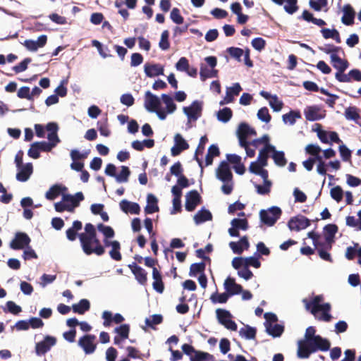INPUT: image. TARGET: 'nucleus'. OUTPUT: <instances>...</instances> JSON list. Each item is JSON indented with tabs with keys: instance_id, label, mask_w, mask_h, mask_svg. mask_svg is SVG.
Instances as JSON below:
<instances>
[{
	"instance_id": "obj_1",
	"label": "nucleus",
	"mask_w": 361,
	"mask_h": 361,
	"mask_svg": "<svg viewBox=\"0 0 361 361\" xmlns=\"http://www.w3.org/2000/svg\"><path fill=\"white\" fill-rule=\"evenodd\" d=\"M330 348V342L317 335L312 339L302 340L298 342V356L300 358H308L311 353L317 350L327 351Z\"/></svg>"
},
{
	"instance_id": "obj_2",
	"label": "nucleus",
	"mask_w": 361,
	"mask_h": 361,
	"mask_svg": "<svg viewBox=\"0 0 361 361\" xmlns=\"http://www.w3.org/2000/svg\"><path fill=\"white\" fill-rule=\"evenodd\" d=\"M78 238L82 249L87 255L95 254L101 256L104 254V247L101 244L97 236L90 237L85 235H78Z\"/></svg>"
},
{
	"instance_id": "obj_3",
	"label": "nucleus",
	"mask_w": 361,
	"mask_h": 361,
	"mask_svg": "<svg viewBox=\"0 0 361 361\" xmlns=\"http://www.w3.org/2000/svg\"><path fill=\"white\" fill-rule=\"evenodd\" d=\"M331 62L334 68L337 70L335 74V78L338 81L348 80L346 74L344 73L345 71L348 68L349 63L345 59H342L337 54H334L330 56Z\"/></svg>"
},
{
	"instance_id": "obj_4",
	"label": "nucleus",
	"mask_w": 361,
	"mask_h": 361,
	"mask_svg": "<svg viewBox=\"0 0 361 361\" xmlns=\"http://www.w3.org/2000/svg\"><path fill=\"white\" fill-rule=\"evenodd\" d=\"M322 300L323 296L319 295L314 296L311 301L304 299L302 302L305 305L306 310H310L313 315L316 316L319 311L329 312L331 310V305L329 303L320 304Z\"/></svg>"
},
{
	"instance_id": "obj_5",
	"label": "nucleus",
	"mask_w": 361,
	"mask_h": 361,
	"mask_svg": "<svg viewBox=\"0 0 361 361\" xmlns=\"http://www.w3.org/2000/svg\"><path fill=\"white\" fill-rule=\"evenodd\" d=\"M281 214L282 211L279 207L273 206L267 210L262 209L259 212V218L264 224L273 226L281 217Z\"/></svg>"
},
{
	"instance_id": "obj_6",
	"label": "nucleus",
	"mask_w": 361,
	"mask_h": 361,
	"mask_svg": "<svg viewBox=\"0 0 361 361\" xmlns=\"http://www.w3.org/2000/svg\"><path fill=\"white\" fill-rule=\"evenodd\" d=\"M216 314L219 324L223 325L227 329L231 331L237 330V324L231 319L232 314L228 310L219 308L216 310Z\"/></svg>"
},
{
	"instance_id": "obj_7",
	"label": "nucleus",
	"mask_w": 361,
	"mask_h": 361,
	"mask_svg": "<svg viewBox=\"0 0 361 361\" xmlns=\"http://www.w3.org/2000/svg\"><path fill=\"white\" fill-rule=\"evenodd\" d=\"M30 242L31 239L27 233L17 232L9 245L11 249L15 250H23L30 245Z\"/></svg>"
},
{
	"instance_id": "obj_8",
	"label": "nucleus",
	"mask_w": 361,
	"mask_h": 361,
	"mask_svg": "<svg viewBox=\"0 0 361 361\" xmlns=\"http://www.w3.org/2000/svg\"><path fill=\"white\" fill-rule=\"evenodd\" d=\"M184 114L187 116L189 121H197L202 114V102L195 100L189 106H185L183 109Z\"/></svg>"
},
{
	"instance_id": "obj_9",
	"label": "nucleus",
	"mask_w": 361,
	"mask_h": 361,
	"mask_svg": "<svg viewBox=\"0 0 361 361\" xmlns=\"http://www.w3.org/2000/svg\"><path fill=\"white\" fill-rule=\"evenodd\" d=\"M310 226V220L302 215L292 217L288 222V226L291 231H299Z\"/></svg>"
},
{
	"instance_id": "obj_10",
	"label": "nucleus",
	"mask_w": 361,
	"mask_h": 361,
	"mask_svg": "<svg viewBox=\"0 0 361 361\" xmlns=\"http://www.w3.org/2000/svg\"><path fill=\"white\" fill-rule=\"evenodd\" d=\"M202 197L196 190H192L187 192L185 195V207L188 212H192L196 207L201 204Z\"/></svg>"
},
{
	"instance_id": "obj_11",
	"label": "nucleus",
	"mask_w": 361,
	"mask_h": 361,
	"mask_svg": "<svg viewBox=\"0 0 361 361\" xmlns=\"http://www.w3.org/2000/svg\"><path fill=\"white\" fill-rule=\"evenodd\" d=\"M304 114L306 120L309 121L321 120L326 116L325 111H322L317 105L307 106L304 110Z\"/></svg>"
},
{
	"instance_id": "obj_12",
	"label": "nucleus",
	"mask_w": 361,
	"mask_h": 361,
	"mask_svg": "<svg viewBox=\"0 0 361 361\" xmlns=\"http://www.w3.org/2000/svg\"><path fill=\"white\" fill-rule=\"evenodd\" d=\"M96 336L93 334H86L78 341V345L83 349L86 354L93 353L96 349L94 343Z\"/></svg>"
},
{
	"instance_id": "obj_13",
	"label": "nucleus",
	"mask_w": 361,
	"mask_h": 361,
	"mask_svg": "<svg viewBox=\"0 0 361 361\" xmlns=\"http://www.w3.org/2000/svg\"><path fill=\"white\" fill-rule=\"evenodd\" d=\"M216 177L223 183L231 182L233 174L228 162L223 161L216 169Z\"/></svg>"
},
{
	"instance_id": "obj_14",
	"label": "nucleus",
	"mask_w": 361,
	"mask_h": 361,
	"mask_svg": "<svg viewBox=\"0 0 361 361\" xmlns=\"http://www.w3.org/2000/svg\"><path fill=\"white\" fill-rule=\"evenodd\" d=\"M56 343L55 337L46 336L43 341L37 343L35 346V351L38 355L47 353Z\"/></svg>"
},
{
	"instance_id": "obj_15",
	"label": "nucleus",
	"mask_w": 361,
	"mask_h": 361,
	"mask_svg": "<svg viewBox=\"0 0 361 361\" xmlns=\"http://www.w3.org/2000/svg\"><path fill=\"white\" fill-rule=\"evenodd\" d=\"M145 107L149 112H154L160 107L161 102L157 96L151 92H145Z\"/></svg>"
},
{
	"instance_id": "obj_16",
	"label": "nucleus",
	"mask_w": 361,
	"mask_h": 361,
	"mask_svg": "<svg viewBox=\"0 0 361 361\" xmlns=\"http://www.w3.org/2000/svg\"><path fill=\"white\" fill-rule=\"evenodd\" d=\"M129 269L134 274L135 279L142 285H145L147 281V273L141 267L137 265L135 262L128 265Z\"/></svg>"
},
{
	"instance_id": "obj_17",
	"label": "nucleus",
	"mask_w": 361,
	"mask_h": 361,
	"mask_svg": "<svg viewBox=\"0 0 361 361\" xmlns=\"http://www.w3.org/2000/svg\"><path fill=\"white\" fill-rule=\"evenodd\" d=\"M84 195L82 192H78L75 195L69 194H63L62 200L69 204V207L73 212L75 207H78L80 202L84 200Z\"/></svg>"
},
{
	"instance_id": "obj_18",
	"label": "nucleus",
	"mask_w": 361,
	"mask_h": 361,
	"mask_svg": "<svg viewBox=\"0 0 361 361\" xmlns=\"http://www.w3.org/2000/svg\"><path fill=\"white\" fill-rule=\"evenodd\" d=\"M224 286L225 290L230 296L238 295L243 291L242 286L236 283L235 279L230 276L225 280Z\"/></svg>"
},
{
	"instance_id": "obj_19",
	"label": "nucleus",
	"mask_w": 361,
	"mask_h": 361,
	"mask_svg": "<svg viewBox=\"0 0 361 361\" xmlns=\"http://www.w3.org/2000/svg\"><path fill=\"white\" fill-rule=\"evenodd\" d=\"M242 91V87L238 82H235L231 87H227L226 97L224 101L220 102L221 105L228 104L233 101L234 96H238Z\"/></svg>"
},
{
	"instance_id": "obj_20",
	"label": "nucleus",
	"mask_w": 361,
	"mask_h": 361,
	"mask_svg": "<svg viewBox=\"0 0 361 361\" xmlns=\"http://www.w3.org/2000/svg\"><path fill=\"white\" fill-rule=\"evenodd\" d=\"M229 247L235 254L240 255L244 250H247L250 243L247 236H243L238 242H230Z\"/></svg>"
},
{
	"instance_id": "obj_21",
	"label": "nucleus",
	"mask_w": 361,
	"mask_h": 361,
	"mask_svg": "<svg viewBox=\"0 0 361 361\" xmlns=\"http://www.w3.org/2000/svg\"><path fill=\"white\" fill-rule=\"evenodd\" d=\"M144 71L146 75L149 78H153L164 75V67L159 63L151 64L147 63L144 66Z\"/></svg>"
},
{
	"instance_id": "obj_22",
	"label": "nucleus",
	"mask_w": 361,
	"mask_h": 361,
	"mask_svg": "<svg viewBox=\"0 0 361 361\" xmlns=\"http://www.w3.org/2000/svg\"><path fill=\"white\" fill-rule=\"evenodd\" d=\"M104 319L103 325L106 327L110 326L112 322L121 324L124 321V317L119 313L115 314L114 316L109 311H104L102 313Z\"/></svg>"
},
{
	"instance_id": "obj_23",
	"label": "nucleus",
	"mask_w": 361,
	"mask_h": 361,
	"mask_svg": "<svg viewBox=\"0 0 361 361\" xmlns=\"http://www.w3.org/2000/svg\"><path fill=\"white\" fill-rule=\"evenodd\" d=\"M18 172L16 174V179L21 182L27 181L33 172L32 163H27L18 168Z\"/></svg>"
},
{
	"instance_id": "obj_24",
	"label": "nucleus",
	"mask_w": 361,
	"mask_h": 361,
	"mask_svg": "<svg viewBox=\"0 0 361 361\" xmlns=\"http://www.w3.org/2000/svg\"><path fill=\"white\" fill-rule=\"evenodd\" d=\"M250 126L246 123H241L237 130V135L239 144L241 147H245L247 144V137H249Z\"/></svg>"
},
{
	"instance_id": "obj_25",
	"label": "nucleus",
	"mask_w": 361,
	"mask_h": 361,
	"mask_svg": "<svg viewBox=\"0 0 361 361\" xmlns=\"http://www.w3.org/2000/svg\"><path fill=\"white\" fill-rule=\"evenodd\" d=\"M343 15L341 18L342 23L345 25H352L354 23L355 12L350 4H346L343 8Z\"/></svg>"
},
{
	"instance_id": "obj_26",
	"label": "nucleus",
	"mask_w": 361,
	"mask_h": 361,
	"mask_svg": "<svg viewBox=\"0 0 361 361\" xmlns=\"http://www.w3.org/2000/svg\"><path fill=\"white\" fill-rule=\"evenodd\" d=\"M120 208L125 213L139 214L140 212V205L136 202H132L126 200H123L120 202Z\"/></svg>"
},
{
	"instance_id": "obj_27",
	"label": "nucleus",
	"mask_w": 361,
	"mask_h": 361,
	"mask_svg": "<svg viewBox=\"0 0 361 361\" xmlns=\"http://www.w3.org/2000/svg\"><path fill=\"white\" fill-rule=\"evenodd\" d=\"M152 278L154 281L152 283L153 288L159 293H162L164 290V285L162 281V276L160 271L154 267L152 269Z\"/></svg>"
},
{
	"instance_id": "obj_28",
	"label": "nucleus",
	"mask_w": 361,
	"mask_h": 361,
	"mask_svg": "<svg viewBox=\"0 0 361 361\" xmlns=\"http://www.w3.org/2000/svg\"><path fill=\"white\" fill-rule=\"evenodd\" d=\"M67 190L66 186H63L59 184L52 185L45 194V197L49 200H54L59 195L63 194Z\"/></svg>"
},
{
	"instance_id": "obj_29",
	"label": "nucleus",
	"mask_w": 361,
	"mask_h": 361,
	"mask_svg": "<svg viewBox=\"0 0 361 361\" xmlns=\"http://www.w3.org/2000/svg\"><path fill=\"white\" fill-rule=\"evenodd\" d=\"M82 228V224L78 220H75L73 222L72 227L66 230V234L68 240L70 241H74L78 236V231H80Z\"/></svg>"
},
{
	"instance_id": "obj_30",
	"label": "nucleus",
	"mask_w": 361,
	"mask_h": 361,
	"mask_svg": "<svg viewBox=\"0 0 361 361\" xmlns=\"http://www.w3.org/2000/svg\"><path fill=\"white\" fill-rule=\"evenodd\" d=\"M195 223L198 225L207 221L212 219V214L208 210L204 208L199 210L194 216Z\"/></svg>"
},
{
	"instance_id": "obj_31",
	"label": "nucleus",
	"mask_w": 361,
	"mask_h": 361,
	"mask_svg": "<svg viewBox=\"0 0 361 361\" xmlns=\"http://www.w3.org/2000/svg\"><path fill=\"white\" fill-rule=\"evenodd\" d=\"M147 204L145 208L146 214H153L159 211V207L157 205L158 200L152 194H148L147 197Z\"/></svg>"
},
{
	"instance_id": "obj_32",
	"label": "nucleus",
	"mask_w": 361,
	"mask_h": 361,
	"mask_svg": "<svg viewBox=\"0 0 361 361\" xmlns=\"http://www.w3.org/2000/svg\"><path fill=\"white\" fill-rule=\"evenodd\" d=\"M90 309V303L87 299H81L78 303L72 305L73 312L84 314Z\"/></svg>"
},
{
	"instance_id": "obj_33",
	"label": "nucleus",
	"mask_w": 361,
	"mask_h": 361,
	"mask_svg": "<svg viewBox=\"0 0 361 361\" xmlns=\"http://www.w3.org/2000/svg\"><path fill=\"white\" fill-rule=\"evenodd\" d=\"M208 142L207 135L202 136L200 140L199 145L195 150L194 158L198 163L202 171L203 170L202 161L198 157V154H202L204 150V145Z\"/></svg>"
},
{
	"instance_id": "obj_34",
	"label": "nucleus",
	"mask_w": 361,
	"mask_h": 361,
	"mask_svg": "<svg viewBox=\"0 0 361 361\" xmlns=\"http://www.w3.org/2000/svg\"><path fill=\"white\" fill-rule=\"evenodd\" d=\"M274 149V146L271 145H265L260 151L257 157V161L261 163L262 165H267V159L269 157V153L271 152V150Z\"/></svg>"
},
{
	"instance_id": "obj_35",
	"label": "nucleus",
	"mask_w": 361,
	"mask_h": 361,
	"mask_svg": "<svg viewBox=\"0 0 361 361\" xmlns=\"http://www.w3.org/2000/svg\"><path fill=\"white\" fill-rule=\"evenodd\" d=\"M267 332L274 338L279 337L284 331V326L279 324H268L266 326Z\"/></svg>"
},
{
	"instance_id": "obj_36",
	"label": "nucleus",
	"mask_w": 361,
	"mask_h": 361,
	"mask_svg": "<svg viewBox=\"0 0 361 361\" xmlns=\"http://www.w3.org/2000/svg\"><path fill=\"white\" fill-rule=\"evenodd\" d=\"M272 159L276 165L280 167H283L287 164V160L285 157V154L283 151H278L274 147V150H271Z\"/></svg>"
},
{
	"instance_id": "obj_37",
	"label": "nucleus",
	"mask_w": 361,
	"mask_h": 361,
	"mask_svg": "<svg viewBox=\"0 0 361 361\" xmlns=\"http://www.w3.org/2000/svg\"><path fill=\"white\" fill-rule=\"evenodd\" d=\"M220 155V151L217 145H212L209 146L207 150V154L205 158V165L209 166L213 163V159L215 157H219Z\"/></svg>"
},
{
	"instance_id": "obj_38",
	"label": "nucleus",
	"mask_w": 361,
	"mask_h": 361,
	"mask_svg": "<svg viewBox=\"0 0 361 361\" xmlns=\"http://www.w3.org/2000/svg\"><path fill=\"white\" fill-rule=\"evenodd\" d=\"M257 329L249 325H245V327L241 328L239 331V335L247 340L255 339L256 337Z\"/></svg>"
},
{
	"instance_id": "obj_39",
	"label": "nucleus",
	"mask_w": 361,
	"mask_h": 361,
	"mask_svg": "<svg viewBox=\"0 0 361 361\" xmlns=\"http://www.w3.org/2000/svg\"><path fill=\"white\" fill-rule=\"evenodd\" d=\"M191 361H215V357L209 353L197 350L193 357H191Z\"/></svg>"
},
{
	"instance_id": "obj_40",
	"label": "nucleus",
	"mask_w": 361,
	"mask_h": 361,
	"mask_svg": "<svg viewBox=\"0 0 361 361\" xmlns=\"http://www.w3.org/2000/svg\"><path fill=\"white\" fill-rule=\"evenodd\" d=\"M301 114L299 111H290L289 113L283 114L282 116L283 121L285 123H288L290 125H293L297 118H300Z\"/></svg>"
},
{
	"instance_id": "obj_41",
	"label": "nucleus",
	"mask_w": 361,
	"mask_h": 361,
	"mask_svg": "<svg viewBox=\"0 0 361 361\" xmlns=\"http://www.w3.org/2000/svg\"><path fill=\"white\" fill-rule=\"evenodd\" d=\"M161 99L163 102L166 104L167 113H173L176 109V105L173 98L169 94H161Z\"/></svg>"
},
{
	"instance_id": "obj_42",
	"label": "nucleus",
	"mask_w": 361,
	"mask_h": 361,
	"mask_svg": "<svg viewBox=\"0 0 361 361\" xmlns=\"http://www.w3.org/2000/svg\"><path fill=\"white\" fill-rule=\"evenodd\" d=\"M205 268L206 264L204 262L192 264L190 267L189 275L195 276L197 274H204Z\"/></svg>"
},
{
	"instance_id": "obj_43",
	"label": "nucleus",
	"mask_w": 361,
	"mask_h": 361,
	"mask_svg": "<svg viewBox=\"0 0 361 361\" xmlns=\"http://www.w3.org/2000/svg\"><path fill=\"white\" fill-rule=\"evenodd\" d=\"M204 61L207 62L208 66H210L212 68L209 73V75H211V78H217L219 71L214 68L217 64L216 57L213 56H207L204 58Z\"/></svg>"
},
{
	"instance_id": "obj_44",
	"label": "nucleus",
	"mask_w": 361,
	"mask_h": 361,
	"mask_svg": "<svg viewBox=\"0 0 361 361\" xmlns=\"http://www.w3.org/2000/svg\"><path fill=\"white\" fill-rule=\"evenodd\" d=\"M233 111L228 107H225L218 111L217 118L218 120L223 122L227 123L232 117Z\"/></svg>"
},
{
	"instance_id": "obj_45",
	"label": "nucleus",
	"mask_w": 361,
	"mask_h": 361,
	"mask_svg": "<svg viewBox=\"0 0 361 361\" xmlns=\"http://www.w3.org/2000/svg\"><path fill=\"white\" fill-rule=\"evenodd\" d=\"M121 245L117 240H114V246L111 247V250L109 251V255L111 259L115 261H121L122 255L120 252Z\"/></svg>"
},
{
	"instance_id": "obj_46",
	"label": "nucleus",
	"mask_w": 361,
	"mask_h": 361,
	"mask_svg": "<svg viewBox=\"0 0 361 361\" xmlns=\"http://www.w3.org/2000/svg\"><path fill=\"white\" fill-rule=\"evenodd\" d=\"M130 175V171L128 166H122L121 170L118 174H116L115 178L118 183H126Z\"/></svg>"
},
{
	"instance_id": "obj_47",
	"label": "nucleus",
	"mask_w": 361,
	"mask_h": 361,
	"mask_svg": "<svg viewBox=\"0 0 361 361\" xmlns=\"http://www.w3.org/2000/svg\"><path fill=\"white\" fill-rule=\"evenodd\" d=\"M97 228L106 238H112L115 235L114 230L109 226H106L101 223L97 224Z\"/></svg>"
},
{
	"instance_id": "obj_48",
	"label": "nucleus",
	"mask_w": 361,
	"mask_h": 361,
	"mask_svg": "<svg viewBox=\"0 0 361 361\" xmlns=\"http://www.w3.org/2000/svg\"><path fill=\"white\" fill-rule=\"evenodd\" d=\"M320 92L324 95L329 97L328 99L325 100V103L331 108H334L336 104V101L339 98V97L336 94H334L330 93L327 90L322 87L320 88Z\"/></svg>"
},
{
	"instance_id": "obj_49",
	"label": "nucleus",
	"mask_w": 361,
	"mask_h": 361,
	"mask_svg": "<svg viewBox=\"0 0 361 361\" xmlns=\"http://www.w3.org/2000/svg\"><path fill=\"white\" fill-rule=\"evenodd\" d=\"M114 332L117 334L119 338L127 339L129 336L130 326L127 324H121L115 328Z\"/></svg>"
},
{
	"instance_id": "obj_50",
	"label": "nucleus",
	"mask_w": 361,
	"mask_h": 361,
	"mask_svg": "<svg viewBox=\"0 0 361 361\" xmlns=\"http://www.w3.org/2000/svg\"><path fill=\"white\" fill-rule=\"evenodd\" d=\"M169 32L166 30H164L161 35V39L159 43V48L161 50L166 51L168 50L170 47V42L169 41Z\"/></svg>"
},
{
	"instance_id": "obj_51",
	"label": "nucleus",
	"mask_w": 361,
	"mask_h": 361,
	"mask_svg": "<svg viewBox=\"0 0 361 361\" xmlns=\"http://www.w3.org/2000/svg\"><path fill=\"white\" fill-rule=\"evenodd\" d=\"M163 322V317L161 314H153L151 318L145 319V324L147 326L156 329L154 325L159 324Z\"/></svg>"
},
{
	"instance_id": "obj_52",
	"label": "nucleus",
	"mask_w": 361,
	"mask_h": 361,
	"mask_svg": "<svg viewBox=\"0 0 361 361\" xmlns=\"http://www.w3.org/2000/svg\"><path fill=\"white\" fill-rule=\"evenodd\" d=\"M231 226H235L238 230L246 231L248 229V221L246 219H233L231 222Z\"/></svg>"
},
{
	"instance_id": "obj_53",
	"label": "nucleus",
	"mask_w": 361,
	"mask_h": 361,
	"mask_svg": "<svg viewBox=\"0 0 361 361\" xmlns=\"http://www.w3.org/2000/svg\"><path fill=\"white\" fill-rule=\"evenodd\" d=\"M229 294L226 293L212 294L210 297L211 300L214 303H226L229 298Z\"/></svg>"
},
{
	"instance_id": "obj_54",
	"label": "nucleus",
	"mask_w": 361,
	"mask_h": 361,
	"mask_svg": "<svg viewBox=\"0 0 361 361\" xmlns=\"http://www.w3.org/2000/svg\"><path fill=\"white\" fill-rule=\"evenodd\" d=\"M98 130L100 134L104 137H109L111 134V130L108 127V119L106 118L103 121H99L97 122Z\"/></svg>"
},
{
	"instance_id": "obj_55",
	"label": "nucleus",
	"mask_w": 361,
	"mask_h": 361,
	"mask_svg": "<svg viewBox=\"0 0 361 361\" xmlns=\"http://www.w3.org/2000/svg\"><path fill=\"white\" fill-rule=\"evenodd\" d=\"M338 150L343 161L351 162L352 152L345 145H340Z\"/></svg>"
},
{
	"instance_id": "obj_56",
	"label": "nucleus",
	"mask_w": 361,
	"mask_h": 361,
	"mask_svg": "<svg viewBox=\"0 0 361 361\" xmlns=\"http://www.w3.org/2000/svg\"><path fill=\"white\" fill-rule=\"evenodd\" d=\"M345 116L348 120L356 121L360 118V114L355 106H350L345 109Z\"/></svg>"
},
{
	"instance_id": "obj_57",
	"label": "nucleus",
	"mask_w": 361,
	"mask_h": 361,
	"mask_svg": "<svg viewBox=\"0 0 361 361\" xmlns=\"http://www.w3.org/2000/svg\"><path fill=\"white\" fill-rule=\"evenodd\" d=\"M347 78H349L348 80L340 81L341 82H350L352 80L355 81H361V71L359 69H352L349 71L348 74H346Z\"/></svg>"
},
{
	"instance_id": "obj_58",
	"label": "nucleus",
	"mask_w": 361,
	"mask_h": 361,
	"mask_svg": "<svg viewBox=\"0 0 361 361\" xmlns=\"http://www.w3.org/2000/svg\"><path fill=\"white\" fill-rule=\"evenodd\" d=\"M331 197L337 202H339L343 199V191L339 185L332 188L330 190Z\"/></svg>"
},
{
	"instance_id": "obj_59",
	"label": "nucleus",
	"mask_w": 361,
	"mask_h": 361,
	"mask_svg": "<svg viewBox=\"0 0 361 361\" xmlns=\"http://www.w3.org/2000/svg\"><path fill=\"white\" fill-rule=\"evenodd\" d=\"M171 20L178 25L182 24L184 21L183 17L180 15V10L178 8H173L170 14Z\"/></svg>"
},
{
	"instance_id": "obj_60",
	"label": "nucleus",
	"mask_w": 361,
	"mask_h": 361,
	"mask_svg": "<svg viewBox=\"0 0 361 361\" xmlns=\"http://www.w3.org/2000/svg\"><path fill=\"white\" fill-rule=\"evenodd\" d=\"M257 117L259 120L265 123H269L271 119V116L267 107H262L259 109L257 112Z\"/></svg>"
},
{
	"instance_id": "obj_61",
	"label": "nucleus",
	"mask_w": 361,
	"mask_h": 361,
	"mask_svg": "<svg viewBox=\"0 0 361 361\" xmlns=\"http://www.w3.org/2000/svg\"><path fill=\"white\" fill-rule=\"evenodd\" d=\"M92 46L95 47L101 56L104 58H106L110 56L107 52H109V49L107 47H104L103 45L97 40L94 39L92 41Z\"/></svg>"
},
{
	"instance_id": "obj_62",
	"label": "nucleus",
	"mask_w": 361,
	"mask_h": 361,
	"mask_svg": "<svg viewBox=\"0 0 361 361\" xmlns=\"http://www.w3.org/2000/svg\"><path fill=\"white\" fill-rule=\"evenodd\" d=\"M32 59L30 58H25L18 65L13 67V70L16 73H19L25 71L27 68L28 64L31 62Z\"/></svg>"
},
{
	"instance_id": "obj_63",
	"label": "nucleus",
	"mask_w": 361,
	"mask_h": 361,
	"mask_svg": "<svg viewBox=\"0 0 361 361\" xmlns=\"http://www.w3.org/2000/svg\"><path fill=\"white\" fill-rule=\"evenodd\" d=\"M171 175H173L176 177H180L183 175V168L182 164L180 161H177L173 164L170 168Z\"/></svg>"
},
{
	"instance_id": "obj_64",
	"label": "nucleus",
	"mask_w": 361,
	"mask_h": 361,
	"mask_svg": "<svg viewBox=\"0 0 361 361\" xmlns=\"http://www.w3.org/2000/svg\"><path fill=\"white\" fill-rule=\"evenodd\" d=\"M227 52L234 59L240 61V58L243 56L244 51L241 48L238 47H229L227 49Z\"/></svg>"
}]
</instances>
